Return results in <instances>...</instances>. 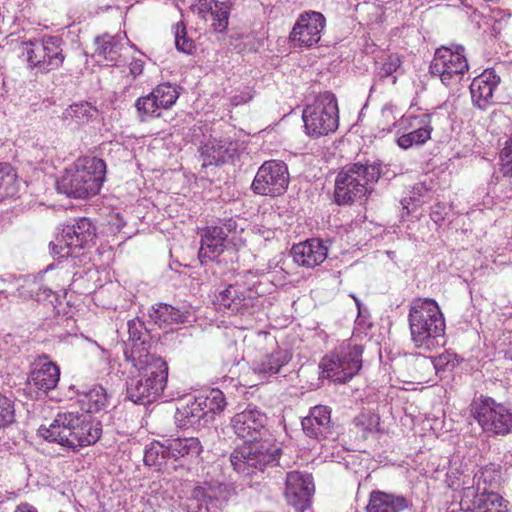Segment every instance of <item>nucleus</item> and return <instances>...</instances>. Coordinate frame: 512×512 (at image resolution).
Listing matches in <instances>:
<instances>
[{"mask_svg":"<svg viewBox=\"0 0 512 512\" xmlns=\"http://www.w3.org/2000/svg\"><path fill=\"white\" fill-rule=\"evenodd\" d=\"M294 261L304 267L313 268L327 258V247L317 238L293 245L291 250Z\"/></svg>","mask_w":512,"mask_h":512,"instance_id":"nucleus-22","label":"nucleus"},{"mask_svg":"<svg viewBox=\"0 0 512 512\" xmlns=\"http://www.w3.org/2000/svg\"><path fill=\"white\" fill-rule=\"evenodd\" d=\"M143 71V62L140 60H136L130 64V72L132 75L137 76L140 75Z\"/></svg>","mask_w":512,"mask_h":512,"instance_id":"nucleus-51","label":"nucleus"},{"mask_svg":"<svg viewBox=\"0 0 512 512\" xmlns=\"http://www.w3.org/2000/svg\"><path fill=\"white\" fill-rule=\"evenodd\" d=\"M254 298L247 295V291L241 289L238 285H229L220 291L214 300V304L220 310H228L231 313L244 314L249 312L253 306Z\"/></svg>","mask_w":512,"mask_h":512,"instance_id":"nucleus-21","label":"nucleus"},{"mask_svg":"<svg viewBox=\"0 0 512 512\" xmlns=\"http://www.w3.org/2000/svg\"><path fill=\"white\" fill-rule=\"evenodd\" d=\"M15 512H37V510L31 505L23 503L17 506Z\"/></svg>","mask_w":512,"mask_h":512,"instance_id":"nucleus-54","label":"nucleus"},{"mask_svg":"<svg viewBox=\"0 0 512 512\" xmlns=\"http://www.w3.org/2000/svg\"><path fill=\"white\" fill-rule=\"evenodd\" d=\"M255 345L261 355L254 361L253 370L264 377L279 373L292 358L289 350L279 347L276 338L268 332H259Z\"/></svg>","mask_w":512,"mask_h":512,"instance_id":"nucleus-11","label":"nucleus"},{"mask_svg":"<svg viewBox=\"0 0 512 512\" xmlns=\"http://www.w3.org/2000/svg\"><path fill=\"white\" fill-rule=\"evenodd\" d=\"M499 171L504 177L512 178V136L499 153Z\"/></svg>","mask_w":512,"mask_h":512,"instance_id":"nucleus-42","label":"nucleus"},{"mask_svg":"<svg viewBox=\"0 0 512 512\" xmlns=\"http://www.w3.org/2000/svg\"><path fill=\"white\" fill-rule=\"evenodd\" d=\"M280 452L281 449L269 439L255 440L236 449L231 454L230 461L235 470L250 475L275 465Z\"/></svg>","mask_w":512,"mask_h":512,"instance_id":"nucleus-7","label":"nucleus"},{"mask_svg":"<svg viewBox=\"0 0 512 512\" xmlns=\"http://www.w3.org/2000/svg\"><path fill=\"white\" fill-rule=\"evenodd\" d=\"M87 397L96 411L105 409L109 404V396L102 386L93 387L87 393Z\"/></svg>","mask_w":512,"mask_h":512,"instance_id":"nucleus-44","label":"nucleus"},{"mask_svg":"<svg viewBox=\"0 0 512 512\" xmlns=\"http://www.w3.org/2000/svg\"><path fill=\"white\" fill-rule=\"evenodd\" d=\"M17 173L11 164L0 162V202L18 193Z\"/></svg>","mask_w":512,"mask_h":512,"instance_id":"nucleus-32","label":"nucleus"},{"mask_svg":"<svg viewBox=\"0 0 512 512\" xmlns=\"http://www.w3.org/2000/svg\"><path fill=\"white\" fill-rule=\"evenodd\" d=\"M63 43L58 36H44L41 40L25 42L29 66L43 73L60 68L65 60Z\"/></svg>","mask_w":512,"mask_h":512,"instance_id":"nucleus-9","label":"nucleus"},{"mask_svg":"<svg viewBox=\"0 0 512 512\" xmlns=\"http://www.w3.org/2000/svg\"><path fill=\"white\" fill-rule=\"evenodd\" d=\"M232 143L222 140H209L200 148V157L202 158V167L211 165H220L232 158L230 146Z\"/></svg>","mask_w":512,"mask_h":512,"instance_id":"nucleus-28","label":"nucleus"},{"mask_svg":"<svg viewBox=\"0 0 512 512\" xmlns=\"http://www.w3.org/2000/svg\"><path fill=\"white\" fill-rule=\"evenodd\" d=\"M408 320L412 341L419 348H430L437 338L444 335V316L433 299L414 300Z\"/></svg>","mask_w":512,"mask_h":512,"instance_id":"nucleus-5","label":"nucleus"},{"mask_svg":"<svg viewBox=\"0 0 512 512\" xmlns=\"http://www.w3.org/2000/svg\"><path fill=\"white\" fill-rule=\"evenodd\" d=\"M198 397L205 400L202 405L211 416L223 411L226 406L224 394L219 389H212L208 394H201Z\"/></svg>","mask_w":512,"mask_h":512,"instance_id":"nucleus-38","label":"nucleus"},{"mask_svg":"<svg viewBox=\"0 0 512 512\" xmlns=\"http://www.w3.org/2000/svg\"><path fill=\"white\" fill-rule=\"evenodd\" d=\"M15 421L14 403L0 394V429L10 426Z\"/></svg>","mask_w":512,"mask_h":512,"instance_id":"nucleus-43","label":"nucleus"},{"mask_svg":"<svg viewBox=\"0 0 512 512\" xmlns=\"http://www.w3.org/2000/svg\"><path fill=\"white\" fill-rule=\"evenodd\" d=\"M474 485L475 484L463 487L460 505L464 512H473L485 508L486 506L497 504L498 502H504L503 497L498 493H482V491L478 490V487Z\"/></svg>","mask_w":512,"mask_h":512,"instance_id":"nucleus-25","label":"nucleus"},{"mask_svg":"<svg viewBox=\"0 0 512 512\" xmlns=\"http://www.w3.org/2000/svg\"><path fill=\"white\" fill-rule=\"evenodd\" d=\"M368 421H369V423H368V426L366 427V429L369 432H372L373 430H378L377 427L379 426V417L377 415L369 416Z\"/></svg>","mask_w":512,"mask_h":512,"instance_id":"nucleus-52","label":"nucleus"},{"mask_svg":"<svg viewBox=\"0 0 512 512\" xmlns=\"http://www.w3.org/2000/svg\"><path fill=\"white\" fill-rule=\"evenodd\" d=\"M231 6V3L228 1H218L214 4L213 12L210 16L212 18L211 26L215 32L223 33L227 30Z\"/></svg>","mask_w":512,"mask_h":512,"instance_id":"nucleus-34","label":"nucleus"},{"mask_svg":"<svg viewBox=\"0 0 512 512\" xmlns=\"http://www.w3.org/2000/svg\"><path fill=\"white\" fill-rule=\"evenodd\" d=\"M128 327V334L129 338L128 341L132 343V346L130 349L126 348L124 353L128 351L129 353L131 351H136V356L143 355L142 350L145 348H141L145 344V340L142 339L143 337V323L136 320H130L127 323Z\"/></svg>","mask_w":512,"mask_h":512,"instance_id":"nucleus-37","label":"nucleus"},{"mask_svg":"<svg viewBox=\"0 0 512 512\" xmlns=\"http://www.w3.org/2000/svg\"><path fill=\"white\" fill-rule=\"evenodd\" d=\"M96 236V228L88 218H79L63 227L56 241L51 243L52 250L60 257L72 256L76 250L88 246Z\"/></svg>","mask_w":512,"mask_h":512,"instance_id":"nucleus-10","label":"nucleus"},{"mask_svg":"<svg viewBox=\"0 0 512 512\" xmlns=\"http://www.w3.org/2000/svg\"><path fill=\"white\" fill-rule=\"evenodd\" d=\"M402 64V61L397 54H390L387 56L385 61L382 63L378 70V75L381 78H387L396 72Z\"/></svg>","mask_w":512,"mask_h":512,"instance_id":"nucleus-45","label":"nucleus"},{"mask_svg":"<svg viewBox=\"0 0 512 512\" xmlns=\"http://www.w3.org/2000/svg\"><path fill=\"white\" fill-rule=\"evenodd\" d=\"M498 473L490 468H485L476 473L473 477V484L478 487L482 493L494 492L493 488L497 484Z\"/></svg>","mask_w":512,"mask_h":512,"instance_id":"nucleus-39","label":"nucleus"},{"mask_svg":"<svg viewBox=\"0 0 512 512\" xmlns=\"http://www.w3.org/2000/svg\"><path fill=\"white\" fill-rule=\"evenodd\" d=\"M224 251V243L215 241L209 236L203 235L201 238V247L199 256L207 259H214Z\"/></svg>","mask_w":512,"mask_h":512,"instance_id":"nucleus-40","label":"nucleus"},{"mask_svg":"<svg viewBox=\"0 0 512 512\" xmlns=\"http://www.w3.org/2000/svg\"><path fill=\"white\" fill-rule=\"evenodd\" d=\"M203 401L202 398L197 396L177 408L176 419L181 422L182 426H194L199 424L201 419L208 416L207 410L202 405L204 404Z\"/></svg>","mask_w":512,"mask_h":512,"instance_id":"nucleus-30","label":"nucleus"},{"mask_svg":"<svg viewBox=\"0 0 512 512\" xmlns=\"http://www.w3.org/2000/svg\"><path fill=\"white\" fill-rule=\"evenodd\" d=\"M65 114L77 121L85 122L98 115V109L89 102L74 103L66 109Z\"/></svg>","mask_w":512,"mask_h":512,"instance_id":"nucleus-36","label":"nucleus"},{"mask_svg":"<svg viewBox=\"0 0 512 512\" xmlns=\"http://www.w3.org/2000/svg\"><path fill=\"white\" fill-rule=\"evenodd\" d=\"M47 359L48 356L43 355L35 360L32 364V371L28 377L30 384L45 393L54 389L60 378L59 367L55 363L47 361Z\"/></svg>","mask_w":512,"mask_h":512,"instance_id":"nucleus-20","label":"nucleus"},{"mask_svg":"<svg viewBox=\"0 0 512 512\" xmlns=\"http://www.w3.org/2000/svg\"><path fill=\"white\" fill-rule=\"evenodd\" d=\"M363 347L354 345L347 351L324 359L322 366L327 377L335 382L345 383L356 375L362 367Z\"/></svg>","mask_w":512,"mask_h":512,"instance_id":"nucleus-14","label":"nucleus"},{"mask_svg":"<svg viewBox=\"0 0 512 512\" xmlns=\"http://www.w3.org/2000/svg\"><path fill=\"white\" fill-rule=\"evenodd\" d=\"M175 45L178 51L191 54L195 50V44L192 39L187 37L185 24L180 21L175 27Z\"/></svg>","mask_w":512,"mask_h":512,"instance_id":"nucleus-41","label":"nucleus"},{"mask_svg":"<svg viewBox=\"0 0 512 512\" xmlns=\"http://www.w3.org/2000/svg\"><path fill=\"white\" fill-rule=\"evenodd\" d=\"M52 294H53V291L50 288H48V287H39L38 290L35 291V299L37 301H45Z\"/></svg>","mask_w":512,"mask_h":512,"instance_id":"nucleus-49","label":"nucleus"},{"mask_svg":"<svg viewBox=\"0 0 512 512\" xmlns=\"http://www.w3.org/2000/svg\"><path fill=\"white\" fill-rule=\"evenodd\" d=\"M324 27L323 14L315 11L303 13L293 27L290 39L300 47H311L319 42Z\"/></svg>","mask_w":512,"mask_h":512,"instance_id":"nucleus-17","label":"nucleus"},{"mask_svg":"<svg viewBox=\"0 0 512 512\" xmlns=\"http://www.w3.org/2000/svg\"><path fill=\"white\" fill-rule=\"evenodd\" d=\"M222 227H224L225 232L228 234L234 231L237 228V222L232 218L224 220Z\"/></svg>","mask_w":512,"mask_h":512,"instance_id":"nucleus-53","label":"nucleus"},{"mask_svg":"<svg viewBox=\"0 0 512 512\" xmlns=\"http://www.w3.org/2000/svg\"><path fill=\"white\" fill-rule=\"evenodd\" d=\"M288 184L287 165L282 161L270 160L259 167L251 188L258 195L278 197L286 192Z\"/></svg>","mask_w":512,"mask_h":512,"instance_id":"nucleus-12","label":"nucleus"},{"mask_svg":"<svg viewBox=\"0 0 512 512\" xmlns=\"http://www.w3.org/2000/svg\"><path fill=\"white\" fill-rule=\"evenodd\" d=\"M106 164L102 159L87 158L77 161L66 169L57 180L56 188L73 198H88L96 195L105 179Z\"/></svg>","mask_w":512,"mask_h":512,"instance_id":"nucleus-3","label":"nucleus"},{"mask_svg":"<svg viewBox=\"0 0 512 512\" xmlns=\"http://www.w3.org/2000/svg\"><path fill=\"white\" fill-rule=\"evenodd\" d=\"M379 125H382V130L390 131L391 126L396 123V117L394 116L392 107L384 106L381 110Z\"/></svg>","mask_w":512,"mask_h":512,"instance_id":"nucleus-47","label":"nucleus"},{"mask_svg":"<svg viewBox=\"0 0 512 512\" xmlns=\"http://www.w3.org/2000/svg\"><path fill=\"white\" fill-rule=\"evenodd\" d=\"M95 44L97 46L95 50L96 55L109 62H115L120 55L117 43L109 35L96 37Z\"/></svg>","mask_w":512,"mask_h":512,"instance_id":"nucleus-35","label":"nucleus"},{"mask_svg":"<svg viewBox=\"0 0 512 512\" xmlns=\"http://www.w3.org/2000/svg\"><path fill=\"white\" fill-rule=\"evenodd\" d=\"M302 429L308 437L316 440L332 437L335 432L330 409L323 405L313 407L302 419Z\"/></svg>","mask_w":512,"mask_h":512,"instance_id":"nucleus-19","label":"nucleus"},{"mask_svg":"<svg viewBox=\"0 0 512 512\" xmlns=\"http://www.w3.org/2000/svg\"><path fill=\"white\" fill-rule=\"evenodd\" d=\"M380 164L352 163L345 165L335 180L334 201L347 205L371 193V184L380 178Z\"/></svg>","mask_w":512,"mask_h":512,"instance_id":"nucleus-4","label":"nucleus"},{"mask_svg":"<svg viewBox=\"0 0 512 512\" xmlns=\"http://www.w3.org/2000/svg\"><path fill=\"white\" fill-rule=\"evenodd\" d=\"M149 317L159 326L185 323L188 318L187 312L166 303L153 305L149 312Z\"/></svg>","mask_w":512,"mask_h":512,"instance_id":"nucleus-29","label":"nucleus"},{"mask_svg":"<svg viewBox=\"0 0 512 512\" xmlns=\"http://www.w3.org/2000/svg\"><path fill=\"white\" fill-rule=\"evenodd\" d=\"M353 298H354V300H355V302H356L357 306L359 307L360 303H359L358 299H357L356 297H354V296H353Z\"/></svg>","mask_w":512,"mask_h":512,"instance_id":"nucleus-55","label":"nucleus"},{"mask_svg":"<svg viewBox=\"0 0 512 512\" xmlns=\"http://www.w3.org/2000/svg\"><path fill=\"white\" fill-rule=\"evenodd\" d=\"M167 452L174 462L197 458L202 452V445L198 438H174L167 439Z\"/></svg>","mask_w":512,"mask_h":512,"instance_id":"nucleus-27","label":"nucleus"},{"mask_svg":"<svg viewBox=\"0 0 512 512\" xmlns=\"http://www.w3.org/2000/svg\"><path fill=\"white\" fill-rule=\"evenodd\" d=\"M38 433L49 442L76 450L96 443L101 437L102 425L86 414L58 413L49 426L41 425Z\"/></svg>","mask_w":512,"mask_h":512,"instance_id":"nucleus-2","label":"nucleus"},{"mask_svg":"<svg viewBox=\"0 0 512 512\" xmlns=\"http://www.w3.org/2000/svg\"><path fill=\"white\" fill-rule=\"evenodd\" d=\"M467 71L468 63L462 46H456L454 51L444 46L436 49L430 73L439 76L444 85H450L454 78H460Z\"/></svg>","mask_w":512,"mask_h":512,"instance_id":"nucleus-13","label":"nucleus"},{"mask_svg":"<svg viewBox=\"0 0 512 512\" xmlns=\"http://www.w3.org/2000/svg\"><path fill=\"white\" fill-rule=\"evenodd\" d=\"M471 414L482 429L494 435L512 432V408L481 396L471 404Z\"/></svg>","mask_w":512,"mask_h":512,"instance_id":"nucleus-8","label":"nucleus"},{"mask_svg":"<svg viewBox=\"0 0 512 512\" xmlns=\"http://www.w3.org/2000/svg\"><path fill=\"white\" fill-rule=\"evenodd\" d=\"M409 500L402 495H395L382 491H373L370 494L367 512H401L408 508Z\"/></svg>","mask_w":512,"mask_h":512,"instance_id":"nucleus-26","label":"nucleus"},{"mask_svg":"<svg viewBox=\"0 0 512 512\" xmlns=\"http://www.w3.org/2000/svg\"><path fill=\"white\" fill-rule=\"evenodd\" d=\"M267 416L256 408H247L231 419L234 433L246 443L262 437L266 431Z\"/></svg>","mask_w":512,"mask_h":512,"instance_id":"nucleus-18","label":"nucleus"},{"mask_svg":"<svg viewBox=\"0 0 512 512\" xmlns=\"http://www.w3.org/2000/svg\"><path fill=\"white\" fill-rule=\"evenodd\" d=\"M500 83V77L493 70H485L476 77L471 85V97L474 105L485 110L492 103L494 90Z\"/></svg>","mask_w":512,"mask_h":512,"instance_id":"nucleus-23","label":"nucleus"},{"mask_svg":"<svg viewBox=\"0 0 512 512\" xmlns=\"http://www.w3.org/2000/svg\"><path fill=\"white\" fill-rule=\"evenodd\" d=\"M404 368L414 380L427 382L426 378L436 370V364L430 357L416 355L405 360Z\"/></svg>","mask_w":512,"mask_h":512,"instance_id":"nucleus-31","label":"nucleus"},{"mask_svg":"<svg viewBox=\"0 0 512 512\" xmlns=\"http://www.w3.org/2000/svg\"><path fill=\"white\" fill-rule=\"evenodd\" d=\"M251 99V95L248 93H241L231 97L230 101L233 106H238L247 103Z\"/></svg>","mask_w":512,"mask_h":512,"instance_id":"nucleus-50","label":"nucleus"},{"mask_svg":"<svg viewBox=\"0 0 512 512\" xmlns=\"http://www.w3.org/2000/svg\"><path fill=\"white\" fill-rule=\"evenodd\" d=\"M206 236H209L211 239H214L215 241H220L222 243L225 242L227 238V233L224 230V227L222 226H210L206 229L205 234Z\"/></svg>","mask_w":512,"mask_h":512,"instance_id":"nucleus-48","label":"nucleus"},{"mask_svg":"<svg viewBox=\"0 0 512 512\" xmlns=\"http://www.w3.org/2000/svg\"><path fill=\"white\" fill-rule=\"evenodd\" d=\"M179 97V92L175 86L170 83L157 85L150 94L140 97L135 103L141 121L144 117H159V109H169Z\"/></svg>","mask_w":512,"mask_h":512,"instance_id":"nucleus-15","label":"nucleus"},{"mask_svg":"<svg viewBox=\"0 0 512 512\" xmlns=\"http://www.w3.org/2000/svg\"><path fill=\"white\" fill-rule=\"evenodd\" d=\"M411 131L404 132L397 139V144L402 149H409L414 145H423L430 138L432 133L431 116L423 114L413 118L410 123Z\"/></svg>","mask_w":512,"mask_h":512,"instance_id":"nucleus-24","label":"nucleus"},{"mask_svg":"<svg viewBox=\"0 0 512 512\" xmlns=\"http://www.w3.org/2000/svg\"><path fill=\"white\" fill-rule=\"evenodd\" d=\"M166 447L167 440L164 442L151 443L149 447L145 449L144 463L148 466L157 467L158 469L166 465L168 461L171 460Z\"/></svg>","mask_w":512,"mask_h":512,"instance_id":"nucleus-33","label":"nucleus"},{"mask_svg":"<svg viewBox=\"0 0 512 512\" xmlns=\"http://www.w3.org/2000/svg\"><path fill=\"white\" fill-rule=\"evenodd\" d=\"M138 372L127 380V397L136 404L146 405L154 402L163 392L168 378L167 363L155 355L146 353L136 356V351L125 352Z\"/></svg>","mask_w":512,"mask_h":512,"instance_id":"nucleus-1","label":"nucleus"},{"mask_svg":"<svg viewBox=\"0 0 512 512\" xmlns=\"http://www.w3.org/2000/svg\"><path fill=\"white\" fill-rule=\"evenodd\" d=\"M315 486L310 474L292 471L287 474L285 497L289 505L297 511H304L309 507Z\"/></svg>","mask_w":512,"mask_h":512,"instance_id":"nucleus-16","label":"nucleus"},{"mask_svg":"<svg viewBox=\"0 0 512 512\" xmlns=\"http://www.w3.org/2000/svg\"><path fill=\"white\" fill-rule=\"evenodd\" d=\"M302 119L307 135L313 138L328 135L338 128L339 116L336 97L331 92L319 94L303 110Z\"/></svg>","mask_w":512,"mask_h":512,"instance_id":"nucleus-6","label":"nucleus"},{"mask_svg":"<svg viewBox=\"0 0 512 512\" xmlns=\"http://www.w3.org/2000/svg\"><path fill=\"white\" fill-rule=\"evenodd\" d=\"M217 2V0H198L197 3L191 6V10L206 20L207 16L213 12L214 4Z\"/></svg>","mask_w":512,"mask_h":512,"instance_id":"nucleus-46","label":"nucleus"}]
</instances>
